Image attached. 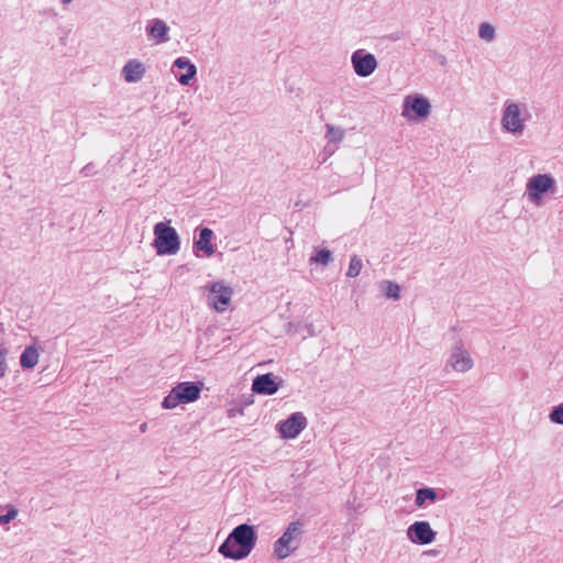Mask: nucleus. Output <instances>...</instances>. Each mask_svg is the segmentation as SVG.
<instances>
[{"label": "nucleus", "mask_w": 563, "mask_h": 563, "mask_svg": "<svg viewBox=\"0 0 563 563\" xmlns=\"http://www.w3.org/2000/svg\"><path fill=\"white\" fill-rule=\"evenodd\" d=\"M257 534L253 526L242 523L236 526L219 547V553L224 558L242 560L254 549Z\"/></svg>", "instance_id": "1"}, {"label": "nucleus", "mask_w": 563, "mask_h": 563, "mask_svg": "<svg viewBox=\"0 0 563 563\" xmlns=\"http://www.w3.org/2000/svg\"><path fill=\"white\" fill-rule=\"evenodd\" d=\"M531 118L527 104L506 101L503 109L500 124L504 131L521 135L526 128V122Z\"/></svg>", "instance_id": "2"}, {"label": "nucleus", "mask_w": 563, "mask_h": 563, "mask_svg": "<svg viewBox=\"0 0 563 563\" xmlns=\"http://www.w3.org/2000/svg\"><path fill=\"white\" fill-rule=\"evenodd\" d=\"M302 534V523L300 521L290 522L280 538L274 543V556L277 560L288 558L300 547Z\"/></svg>", "instance_id": "3"}, {"label": "nucleus", "mask_w": 563, "mask_h": 563, "mask_svg": "<svg viewBox=\"0 0 563 563\" xmlns=\"http://www.w3.org/2000/svg\"><path fill=\"white\" fill-rule=\"evenodd\" d=\"M154 247L158 255H174L180 249V240L177 231L164 223L154 225Z\"/></svg>", "instance_id": "4"}, {"label": "nucleus", "mask_w": 563, "mask_h": 563, "mask_svg": "<svg viewBox=\"0 0 563 563\" xmlns=\"http://www.w3.org/2000/svg\"><path fill=\"white\" fill-rule=\"evenodd\" d=\"M201 386V383L195 382H184L177 384L163 399V408L174 409L179 404H189L197 400L200 397Z\"/></svg>", "instance_id": "5"}, {"label": "nucleus", "mask_w": 563, "mask_h": 563, "mask_svg": "<svg viewBox=\"0 0 563 563\" xmlns=\"http://www.w3.org/2000/svg\"><path fill=\"white\" fill-rule=\"evenodd\" d=\"M555 192V179L549 174H538L532 176L526 188L528 200L536 206L542 205V195Z\"/></svg>", "instance_id": "6"}, {"label": "nucleus", "mask_w": 563, "mask_h": 563, "mask_svg": "<svg viewBox=\"0 0 563 563\" xmlns=\"http://www.w3.org/2000/svg\"><path fill=\"white\" fill-rule=\"evenodd\" d=\"M446 365L459 373L468 372L474 366L470 352L465 347L463 340L459 336L454 338Z\"/></svg>", "instance_id": "7"}, {"label": "nucleus", "mask_w": 563, "mask_h": 563, "mask_svg": "<svg viewBox=\"0 0 563 563\" xmlns=\"http://www.w3.org/2000/svg\"><path fill=\"white\" fill-rule=\"evenodd\" d=\"M233 295V289L223 282H216L209 287L208 302L218 312L228 309Z\"/></svg>", "instance_id": "8"}, {"label": "nucleus", "mask_w": 563, "mask_h": 563, "mask_svg": "<svg viewBox=\"0 0 563 563\" xmlns=\"http://www.w3.org/2000/svg\"><path fill=\"white\" fill-rule=\"evenodd\" d=\"M351 64L354 73L360 77L371 76L377 68V60L372 53L356 49L351 55Z\"/></svg>", "instance_id": "9"}, {"label": "nucleus", "mask_w": 563, "mask_h": 563, "mask_svg": "<svg viewBox=\"0 0 563 563\" xmlns=\"http://www.w3.org/2000/svg\"><path fill=\"white\" fill-rule=\"evenodd\" d=\"M435 531L428 521H416L407 529L408 539L416 544H430L435 539Z\"/></svg>", "instance_id": "10"}, {"label": "nucleus", "mask_w": 563, "mask_h": 563, "mask_svg": "<svg viewBox=\"0 0 563 563\" xmlns=\"http://www.w3.org/2000/svg\"><path fill=\"white\" fill-rule=\"evenodd\" d=\"M306 427L307 418L301 412H294L278 424V431L284 439H295Z\"/></svg>", "instance_id": "11"}, {"label": "nucleus", "mask_w": 563, "mask_h": 563, "mask_svg": "<svg viewBox=\"0 0 563 563\" xmlns=\"http://www.w3.org/2000/svg\"><path fill=\"white\" fill-rule=\"evenodd\" d=\"M279 384L275 380L272 373L262 374L253 379L252 390L260 395H274L277 393Z\"/></svg>", "instance_id": "12"}, {"label": "nucleus", "mask_w": 563, "mask_h": 563, "mask_svg": "<svg viewBox=\"0 0 563 563\" xmlns=\"http://www.w3.org/2000/svg\"><path fill=\"white\" fill-rule=\"evenodd\" d=\"M408 108H410L418 118H427L430 114L431 104L427 98L415 96L405 99L402 115L407 114Z\"/></svg>", "instance_id": "13"}, {"label": "nucleus", "mask_w": 563, "mask_h": 563, "mask_svg": "<svg viewBox=\"0 0 563 563\" xmlns=\"http://www.w3.org/2000/svg\"><path fill=\"white\" fill-rule=\"evenodd\" d=\"M168 31V25L161 19L156 18L147 22L146 33L151 38L155 40L157 44L166 43L169 41Z\"/></svg>", "instance_id": "14"}, {"label": "nucleus", "mask_w": 563, "mask_h": 563, "mask_svg": "<svg viewBox=\"0 0 563 563\" xmlns=\"http://www.w3.org/2000/svg\"><path fill=\"white\" fill-rule=\"evenodd\" d=\"M213 231L210 228L199 229V236L194 242V247L198 251H202L207 256H212L214 253V246L212 244Z\"/></svg>", "instance_id": "15"}, {"label": "nucleus", "mask_w": 563, "mask_h": 563, "mask_svg": "<svg viewBox=\"0 0 563 563\" xmlns=\"http://www.w3.org/2000/svg\"><path fill=\"white\" fill-rule=\"evenodd\" d=\"M145 74V67L144 65L136 60L131 59L129 60L122 69V75L128 82H137L140 81Z\"/></svg>", "instance_id": "16"}, {"label": "nucleus", "mask_w": 563, "mask_h": 563, "mask_svg": "<svg viewBox=\"0 0 563 563\" xmlns=\"http://www.w3.org/2000/svg\"><path fill=\"white\" fill-rule=\"evenodd\" d=\"M40 352L35 345H29L20 356V364L24 369H31L38 363Z\"/></svg>", "instance_id": "17"}, {"label": "nucleus", "mask_w": 563, "mask_h": 563, "mask_svg": "<svg viewBox=\"0 0 563 563\" xmlns=\"http://www.w3.org/2000/svg\"><path fill=\"white\" fill-rule=\"evenodd\" d=\"M438 498L434 488L423 487L416 492L415 505L419 508L423 507L427 501L433 503Z\"/></svg>", "instance_id": "18"}, {"label": "nucleus", "mask_w": 563, "mask_h": 563, "mask_svg": "<svg viewBox=\"0 0 563 563\" xmlns=\"http://www.w3.org/2000/svg\"><path fill=\"white\" fill-rule=\"evenodd\" d=\"M332 261V253L328 249L316 250L314 255L310 257V263L327 266Z\"/></svg>", "instance_id": "19"}, {"label": "nucleus", "mask_w": 563, "mask_h": 563, "mask_svg": "<svg viewBox=\"0 0 563 563\" xmlns=\"http://www.w3.org/2000/svg\"><path fill=\"white\" fill-rule=\"evenodd\" d=\"M382 290L384 291V294L387 298L397 300L400 297V287L398 284H396L394 282H390V280L383 282Z\"/></svg>", "instance_id": "20"}, {"label": "nucleus", "mask_w": 563, "mask_h": 563, "mask_svg": "<svg viewBox=\"0 0 563 563\" xmlns=\"http://www.w3.org/2000/svg\"><path fill=\"white\" fill-rule=\"evenodd\" d=\"M345 132L341 128H335L331 124H327L325 137L331 143H340L344 139Z\"/></svg>", "instance_id": "21"}, {"label": "nucleus", "mask_w": 563, "mask_h": 563, "mask_svg": "<svg viewBox=\"0 0 563 563\" xmlns=\"http://www.w3.org/2000/svg\"><path fill=\"white\" fill-rule=\"evenodd\" d=\"M478 36L486 42H493L496 37L495 27L487 22H483L478 29Z\"/></svg>", "instance_id": "22"}, {"label": "nucleus", "mask_w": 563, "mask_h": 563, "mask_svg": "<svg viewBox=\"0 0 563 563\" xmlns=\"http://www.w3.org/2000/svg\"><path fill=\"white\" fill-rule=\"evenodd\" d=\"M362 269V260L357 255H352L350 265L346 272L347 277H356L360 275Z\"/></svg>", "instance_id": "23"}, {"label": "nucleus", "mask_w": 563, "mask_h": 563, "mask_svg": "<svg viewBox=\"0 0 563 563\" xmlns=\"http://www.w3.org/2000/svg\"><path fill=\"white\" fill-rule=\"evenodd\" d=\"M549 419L555 424H563V404L553 406L551 408Z\"/></svg>", "instance_id": "24"}, {"label": "nucleus", "mask_w": 563, "mask_h": 563, "mask_svg": "<svg viewBox=\"0 0 563 563\" xmlns=\"http://www.w3.org/2000/svg\"><path fill=\"white\" fill-rule=\"evenodd\" d=\"M197 74V68L196 66L191 63L187 68H186V73L185 74H181L179 77H178V81L186 86V85H189L190 80L194 79V77L196 76Z\"/></svg>", "instance_id": "25"}, {"label": "nucleus", "mask_w": 563, "mask_h": 563, "mask_svg": "<svg viewBox=\"0 0 563 563\" xmlns=\"http://www.w3.org/2000/svg\"><path fill=\"white\" fill-rule=\"evenodd\" d=\"M7 355L8 350L4 346L0 347V378L4 377L7 372Z\"/></svg>", "instance_id": "26"}, {"label": "nucleus", "mask_w": 563, "mask_h": 563, "mask_svg": "<svg viewBox=\"0 0 563 563\" xmlns=\"http://www.w3.org/2000/svg\"><path fill=\"white\" fill-rule=\"evenodd\" d=\"M18 515V510L14 507H10L5 515L0 516V525L9 523Z\"/></svg>", "instance_id": "27"}, {"label": "nucleus", "mask_w": 563, "mask_h": 563, "mask_svg": "<svg viewBox=\"0 0 563 563\" xmlns=\"http://www.w3.org/2000/svg\"><path fill=\"white\" fill-rule=\"evenodd\" d=\"M190 64V60L186 59L185 57H178L174 60L173 67L186 69Z\"/></svg>", "instance_id": "28"}, {"label": "nucleus", "mask_w": 563, "mask_h": 563, "mask_svg": "<svg viewBox=\"0 0 563 563\" xmlns=\"http://www.w3.org/2000/svg\"><path fill=\"white\" fill-rule=\"evenodd\" d=\"M93 164L92 163H89L87 165H85L81 170H80V174L84 176V177H88L90 175H92L95 172H93Z\"/></svg>", "instance_id": "29"}, {"label": "nucleus", "mask_w": 563, "mask_h": 563, "mask_svg": "<svg viewBox=\"0 0 563 563\" xmlns=\"http://www.w3.org/2000/svg\"><path fill=\"white\" fill-rule=\"evenodd\" d=\"M147 430V423L146 422H143L141 426H140V431L141 432H145Z\"/></svg>", "instance_id": "30"}, {"label": "nucleus", "mask_w": 563, "mask_h": 563, "mask_svg": "<svg viewBox=\"0 0 563 563\" xmlns=\"http://www.w3.org/2000/svg\"><path fill=\"white\" fill-rule=\"evenodd\" d=\"M62 4L67 5L73 2V0H59Z\"/></svg>", "instance_id": "31"}, {"label": "nucleus", "mask_w": 563, "mask_h": 563, "mask_svg": "<svg viewBox=\"0 0 563 563\" xmlns=\"http://www.w3.org/2000/svg\"><path fill=\"white\" fill-rule=\"evenodd\" d=\"M183 124H184V125H186V124H187V119H184Z\"/></svg>", "instance_id": "32"}, {"label": "nucleus", "mask_w": 563, "mask_h": 563, "mask_svg": "<svg viewBox=\"0 0 563 563\" xmlns=\"http://www.w3.org/2000/svg\"><path fill=\"white\" fill-rule=\"evenodd\" d=\"M183 124H184V125H186V124H187V119H184Z\"/></svg>", "instance_id": "33"}]
</instances>
